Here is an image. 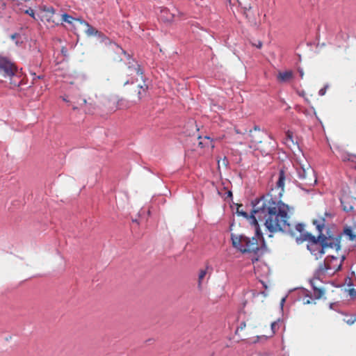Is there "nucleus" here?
Here are the masks:
<instances>
[{
  "label": "nucleus",
  "instance_id": "nucleus-1",
  "mask_svg": "<svg viewBox=\"0 0 356 356\" xmlns=\"http://www.w3.org/2000/svg\"><path fill=\"white\" fill-rule=\"evenodd\" d=\"M252 210L250 222L259 227L258 221L262 222L271 232H282L295 236V231L289 222V207L277 197L267 193L259 199L252 201Z\"/></svg>",
  "mask_w": 356,
  "mask_h": 356
},
{
  "label": "nucleus",
  "instance_id": "nucleus-2",
  "mask_svg": "<svg viewBox=\"0 0 356 356\" xmlns=\"http://www.w3.org/2000/svg\"><path fill=\"white\" fill-rule=\"evenodd\" d=\"M255 229V234L252 237L245 234H232L231 239L232 245L243 253L252 252L256 257L252 258V261H257L258 256L263 253L262 248L265 247L264 238L259 227L253 225Z\"/></svg>",
  "mask_w": 356,
  "mask_h": 356
},
{
  "label": "nucleus",
  "instance_id": "nucleus-3",
  "mask_svg": "<svg viewBox=\"0 0 356 356\" xmlns=\"http://www.w3.org/2000/svg\"><path fill=\"white\" fill-rule=\"evenodd\" d=\"M344 259V256L339 260L337 257L328 255L325 258L323 262L319 264L318 268L314 272L313 279L310 280L315 298L319 299L324 294V291L317 287V281L321 280L326 274L333 275L340 270Z\"/></svg>",
  "mask_w": 356,
  "mask_h": 356
},
{
  "label": "nucleus",
  "instance_id": "nucleus-4",
  "mask_svg": "<svg viewBox=\"0 0 356 356\" xmlns=\"http://www.w3.org/2000/svg\"><path fill=\"white\" fill-rule=\"evenodd\" d=\"M305 225L302 222H298L295 226V231L300 233L298 236L295 232V238L297 244H301L305 241L307 242V249L314 257L315 259L318 260L325 254V246L323 245L320 234L317 236L312 235L311 233L305 231Z\"/></svg>",
  "mask_w": 356,
  "mask_h": 356
},
{
  "label": "nucleus",
  "instance_id": "nucleus-5",
  "mask_svg": "<svg viewBox=\"0 0 356 356\" xmlns=\"http://www.w3.org/2000/svg\"><path fill=\"white\" fill-rule=\"evenodd\" d=\"M296 172L298 179L301 181L297 183V186L302 190L309 191L310 188L307 187H311L316 183V178L312 169H305L302 166L299 165L296 167Z\"/></svg>",
  "mask_w": 356,
  "mask_h": 356
},
{
  "label": "nucleus",
  "instance_id": "nucleus-6",
  "mask_svg": "<svg viewBox=\"0 0 356 356\" xmlns=\"http://www.w3.org/2000/svg\"><path fill=\"white\" fill-rule=\"evenodd\" d=\"M320 237L321 238L323 245L325 246L326 250L332 249L338 252L341 250L342 234L327 229L325 234H321Z\"/></svg>",
  "mask_w": 356,
  "mask_h": 356
},
{
  "label": "nucleus",
  "instance_id": "nucleus-7",
  "mask_svg": "<svg viewBox=\"0 0 356 356\" xmlns=\"http://www.w3.org/2000/svg\"><path fill=\"white\" fill-rule=\"evenodd\" d=\"M16 71L14 63L8 58L0 55V74L4 78H10L15 74Z\"/></svg>",
  "mask_w": 356,
  "mask_h": 356
},
{
  "label": "nucleus",
  "instance_id": "nucleus-8",
  "mask_svg": "<svg viewBox=\"0 0 356 356\" xmlns=\"http://www.w3.org/2000/svg\"><path fill=\"white\" fill-rule=\"evenodd\" d=\"M122 54L125 56L127 60L126 65L127 66L128 70H129V75H132L134 73H136L138 75H140L141 79L143 80V74L144 71L141 68L138 63L126 51L125 54Z\"/></svg>",
  "mask_w": 356,
  "mask_h": 356
},
{
  "label": "nucleus",
  "instance_id": "nucleus-9",
  "mask_svg": "<svg viewBox=\"0 0 356 356\" xmlns=\"http://www.w3.org/2000/svg\"><path fill=\"white\" fill-rule=\"evenodd\" d=\"M97 37L100 39L102 42H104L106 45H110L113 50H114L117 54H125V51L117 44L115 42H112L108 38H107L104 34L99 32V34Z\"/></svg>",
  "mask_w": 356,
  "mask_h": 356
},
{
  "label": "nucleus",
  "instance_id": "nucleus-10",
  "mask_svg": "<svg viewBox=\"0 0 356 356\" xmlns=\"http://www.w3.org/2000/svg\"><path fill=\"white\" fill-rule=\"evenodd\" d=\"M266 134L261 131L259 127L255 126L253 130H250L249 136L250 138V142L256 145L261 143V139Z\"/></svg>",
  "mask_w": 356,
  "mask_h": 356
},
{
  "label": "nucleus",
  "instance_id": "nucleus-11",
  "mask_svg": "<svg viewBox=\"0 0 356 356\" xmlns=\"http://www.w3.org/2000/svg\"><path fill=\"white\" fill-rule=\"evenodd\" d=\"M286 175L284 170H280L278 174V179L276 182L277 189L279 190L278 196L280 198L284 191V181Z\"/></svg>",
  "mask_w": 356,
  "mask_h": 356
},
{
  "label": "nucleus",
  "instance_id": "nucleus-12",
  "mask_svg": "<svg viewBox=\"0 0 356 356\" xmlns=\"http://www.w3.org/2000/svg\"><path fill=\"white\" fill-rule=\"evenodd\" d=\"M42 10L45 13L44 17L49 23H52L55 25H58V23L56 22L53 19L55 13V9L52 6H44L42 8Z\"/></svg>",
  "mask_w": 356,
  "mask_h": 356
},
{
  "label": "nucleus",
  "instance_id": "nucleus-13",
  "mask_svg": "<svg viewBox=\"0 0 356 356\" xmlns=\"http://www.w3.org/2000/svg\"><path fill=\"white\" fill-rule=\"evenodd\" d=\"M339 233L342 234V236L346 235L351 241H356V227L345 226L343 232Z\"/></svg>",
  "mask_w": 356,
  "mask_h": 356
},
{
  "label": "nucleus",
  "instance_id": "nucleus-14",
  "mask_svg": "<svg viewBox=\"0 0 356 356\" xmlns=\"http://www.w3.org/2000/svg\"><path fill=\"white\" fill-rule=\"evenodd\" d=\"M293 77V72L291 71H285L279 72L277 74V80L280 82H287Z\"/></svg>",
  "mask_w": 356,
  "mask_h": 356
},
{
  "label": "nucleus",
  "instance_id": "nucleus-15",
  "mask_svg": "<svg viewBox=\"0 0 356 356\" xmlns=\"http://www.w3.org/2000/svg\"><path fill=\"white\" fill-rule=\"evenodd\" d=\"M313 225H315L316 229L318 232V234H324L323 230L325 227V219L324 218H321L320 219L314 220L312 222Z\"/></svg>",
  "mask_w": 356,
  "mask_h": 356
},
{
  "label": "nucleus",
  "instance_id": "nucleus-16",
  "mask_svg": "<svg viewBox=\"0 0 356 356\" xmlns=\"http://www.w3.org/2000/svg\"><path fill=\"white\" fill-rule=\"evenodd\" d=\"M198 139L200 140L198 145L201 148L205 147L207 146H211V148H213V145L212 144V139L209 136H204V138L201 136H198Z\"/></svg>",
  "mask_w": 356,
  "mask_h": 356
},
{
  "label": "nucleus",
  "instance_id": "nucleus-17",
  "mask_svg": "<svg viewBox=\"0 0 356 356\" xmlns=\"http://www.w3.org/2000/svg\"><path fill=\"white\" fill-rule=\"evenodd\" d=\"M80 22L81 24H84L87 26V30L86 31V34L88 36H92L95 35L97 36L99 34V31H97L95 28L90 25L88 22H85L84 20H80Z\"/></svg>",
  "mask_w": 356,
  "mask_h": 356
},
{
  "label": "nucleus",
  "instance_id": "nucleus-18",
  "mask_svg": "<svg viewBox=\"0 0 356 356\" xmlns=\"http://www.w3.org/2000/svg\"><path fill=\"white\" fill-rule=\"evenodd\" d=\"M340 158L343 161H350L356 163V155L348 152H342L340 153Z\"/></svg>",
  "mask_w": 356,
  "mask_h": 356
},
{
  "label": "nucleus",
  "instance_id": "nucleus-19",
  "mask_svg": "<svg viewBox=\"0 0 356 356\" xmlns=\"http://www.w3.org/2000/svg\"><path fill=\"white\" fill-rule=\"evenodd\" d=\"M242 9L243 14L247 19L251 20L254 18V13L252 11V7L250 6V4L242 7Z\"/></svg>",
  "mask_w": 356,
  "mask_h": 356
},
{
  "label": "nucleus",
  "instance_id": "nucleus-20",
  "mask_svg": "<svg viewBox=\"0 0 356 356\" xmlns=\"http://www.w3.org/2000/svg\"><path fill=\"white\" fill-rule=\"evenodd\" d=\"M138 87L139 88L138 96L140 99L146 95L147 91L148 90V86L146 83H144L143 85H138Z\"/></svg>",
  "mask_w": 356,
  "mask_h": 356
},
{
  "label": "nucleus",
  "instance_id": "nucleus-21",
  "mask_svg": "<svg viewBox=\"0 0 356 356\" xmlns=\"http://www.w3.org/2000/svg\"><path fill=\"white\" fill-rule=\"evenodd\" d=\"M62 19L63 22H65L70 24H72L74 20L79 21V22H80V20H81V19H79V18H74L72 16H71L67 13H64L62 15Z\"/></svg>",
  "mask_w": 356,
  "mask_h": 356
},
{
  "label": "nucleus",
  "instance_id": "nucleus-22",
  "mask_svg": "<svg viewBox=\"0 0 356 356\" xmlns=\"http://www.w3.org/2000/svg\"><path fill=\"white\" fill-rule=\"evenodd\" d=\"M209 268V266H207L205 269L200 270L199 275H198V288H201L202 282L204 277L206 276L207 273V269Z\"/></svg>",
  "mask_w": 356,
  "mask_h": 356
},
{
  "label": "nucleus",
  "instance_id": "nucleus-23",
  "mask_svg": "<svg viewBox=\"0 0 356 356\" xmlns=\"http://www.w3.org/2000/svg\"><path fill=\"white\" fill-rule=\"evenodd\" d=\"M242 205H239L238 206L237 209H236V213L239 216H241L243 217H244L245 218H247V219H249L250 220V215H248V213L246 212V211H244L242 209Z\"/></svg>",
  "mask_w": 356,
  "mask_h": 356
},
{
  "label": "nucleus",
  "instance_id": "nucleus-24",
  "mask_svg": "<svg viewBox=\"0 0 356 356\" xmlns=\"http://www.w3.org/2000/svg\"><path fill=\"white\" fill-rule=\"evenodd\" d=\"M279 324H280V321H274L271 323V330H272L273 334H275L276 332L277 331V330L279 328Z\"/></svg>",
  "mask_w": 356,
  "mask_h": 356
},
{
  "label": "nucleus",
  "instance_id": "nucleus-25",
  "mask_svg": "<svg viewBox=\"0 0 356 356\" xmlns=\"http://www.w3.org/2000/svg\"><path fill=\"white\" fill-rule=\"evenodd\" d=\"M24 13L29 15L33 19H36L35 11L31 8H29L28 9L25 10Z\"/></svg>",
  "mask_w": 356,
  "mask_h": 356
},
{
  "label": "nucleus",
  "instance_id": "nucleus-26",
  "mask_svg": "<svg viewBox=\"0 0 356 356\" xmlns=\"http://www.w3.org/2000/svg\"><path fill=\"white\" fill-rule=\"evenodd\" d=\"M345 321L348 325H353L356 321V318L349 317L347 319H345Z\"/></svg>",
  "mask_w": 356,
  "mask_h": 356
},
{
  "label": "nucleus",
  "instance_id": "nucleus-27",
  "mask_svg": "<svg viewBox=\"0 0 356 356\" xmlns=\"http://www.w3.org/2000/svg\"><path fill=\"white\" fill-rule=\"evenodd\" d=\"M124 101L122 99L118 101V108L122 109L127 106V105H124Z\"/></svg>",
  "mask_w": 356,
  "mask_h": 356
},
{
  "label": "nucleus",
  "instance_id": "nucleus-28",
  "mask_svg": "<svg viewBox=\"0 0 356 356\" xmlns=\"http://www.w3.org/2000/svg\"><path fill=\"white\" fill-rule=\"evenodd\" d=\"M327 86H325L324 88H321V90H319L318 91V95L320 96H323L325 94L326 92V90H327Z\"/></svg>",
  "mask_w": 356,
  "mask_h": 356
},
{
  "label": "nucleus",
  "instance_id": "nucleus-29",
  "mask_svg": "<svg viewBox=\"0 0 356 356\" xmlns=\"http://www.w3.org/2000/svg\"><path fill=\"white\" fill-rule=\"evenodd\" d=\"M76 104L79 106H82L86 104V99L84 98H80L79 100L76 102Z\"/></svg>",
  "mask_w": 356,
  "mask_h": 356
},
{
  "label": "nucleus",
  "instance_id": "nucleus-30",
  "mask_svg": "<svg viewBox=\"0 0 356 356\" xmlns=\"http://www.w3.org/2000/svg\"><path fill=\"white\" fill-rule=\"evenodd\" d=\"M286 136L288 139H289L290 140H291L293 142V133L291 131H287L286 133Z\"/></svg>",
  "mask_w": 356,
  "mask_h": 356
},
{
  "label": "nucleus",
  "instance_id": "nucleus-31",
  "mask_svg": "<svg viewBox=\"0 0 356 356\" xmlns=\"http://www.w3.org/2000/svg\"><path fill=\"white\" fill-rule=\"evenodd\" d=\"M298 73L300 74V76L301 79L303 78V76H304V72H303V70L302 68H298Z\"/></svg>",
  "mask_w": 356,
  "mask_h": 356
},
{
  "label": "nucleus",
  "instance_id": "nucleus-32",
  "mask_svg": "<svg viewBox=\"0 0 356 356\" xmlns=\"http://www.w3.org/2000/svg\"><path fill=\"white\" fill-rule=\"evenodd\" d=\"M311 300H312V298H308L307 300L304 299L303 300V303L304 305H308V304H310L312 302H311Z\"/></svg>",
  "mask_w": 356,
  "mask_h": 356
},
{
  "label": "nucleus",
  "instance_id": "nucleus-33",
  "mask_svg": "<svg viewBox=\"0 0 356 356\" xmlns=\"http://www.w3.org/2000/svg\"><path fill=\"white\" fill-rule=\"evenodd\" d=\"M245 327V323L243 322L241 323L240 326L237 328V330L238 331L239 329L240 330H243Z\"/></svg>",
  "mask_w": 356,
  "mask_h": 356
},
{
  "label": "nucleus",
  "instance_id": "nucleus-34",
  "mask_svg": "<svg viewBox=\"0 0 356 356\" xmlns=\"http://www.w3.org/2000/svg\"><path fill=\"white\" fill-rule=\"evenodd\" d=\"M19 35L18 33H14V34L11 35L10 38H11V39H12V40H15L17 37H19Z\"/></svg>",
  "mask_w": 356,
  "mask_h": 356
},
{
  "label": "nucleus",
  "instance_id": "nucleus-35",
  "mask_svg": "<svg viewBox=\"0 0 356 356\" xmlns=\"http://www.w3.org/2000/svg\"><path fill=\"white\" fill-rule=\"evenodd\" d=\"M285 300H286V298H283L281 300V302H280V305H281V307H282L283 305H284V303L285 302Z\"/></svg>",
  "mask_w": 356,
  "mask_h": 356
},
{
  "label": "nucleus",
  "instance_id": "nucleus-36",
  "mask_svg": "<svg viewBox=\"0 0 356 356\" xmlns=\"http://www.w3.org/2000/svg\"><path fill=\"white\" fill-rule=\"evenodd\" d=\"M70 105L72 106L73 109L75 110V109H77L78 108V106L74 104H70Z\"/></svg>",
  "mask_w": 356,
  "mask_h": 356
},
{
  "label": "nucleus",
  "instance_id": "nucleus-37",
  "mask_svg": "<svg viewBox=\"0 0 356 356\" xmlns=\"http://www.w3.org/2000/svg\"><path fill=\"white\" fill-rule=\"evenodd\" d=\"M223 163H226V164L227 163V158H226V157H224V159H223Z\"/></svg>",
  "mask_w": 356,
  "mask_h": 356
},
{
  "label": "nucleus",
  "instance_id": "nucleus-38",
  "mask_svg": "<svg viewBox=\"0 0 356 356\" xmlns=\"http://www.w3.org/2000/svg\"><path fill=\"white\" fill-rule=\"evenodd\" d=\"M261 45H262L261 42H259V44H257V47L258 48H261Z\"/></svg>",
  "mask_w": 356,
  "mask_h": 356
},
{
  "label": "nucleus",
  "instance_id": "nucleus-39",
  "mask_svg": "<svg viewBox=\"0 0 356 356\" xmlns=\"http://www.w3.org/2000/svg\"><path fill=\"white\" fill-rule=\"evenodd\" d=\"M63 101H65V102H70V101H69V100H67L65 97H63Z\"/></svg>",
  "mask_w": 356,
  "mask_h": 356
},
{
  "label": "nucleus",
  "instance_id": "nucleus-40",
  "mask_svg": "<svg viewBox=\"0 0 356 356\" xmlns=\"http://www.w3.org/2000/svg\"><path fill=\"white\" fill-rule=\"evenodd\" d=\"M228 196H232V192H231V191H229V192H228Z\"/></svg>",
  "mask_w": 356,
  "mask_h": 356
},
{
  "label": "nucleus",
  "instance_id": "nucleus-41",
  "mask_svg": "<svg viewBox=\"0 0 356 356\" xmlns=\"http://www.w3.org/2000/svg\"><path fill=\"white\" fill-rule=\"evenodd\" d=\"M263 286L266 289L267 288V286L264 284V282H261Z\"/></svg>",
  "mask_w": 356,
  "mask_h": 356
},
{
  "label": "nucleus",
  "instance_id": "nucleus-42",
  "mask_svg": "<svg viewBox=\"0 0 356 356\" xmlns=\"http://www.w3.org/2000/svg\"><path fill=\"white\" fill-rule=\"evenodd\" d=\"M129 83V81H127L125 83H124V86L127 85Z\"/></svg>",
  "mask_w": 356,
  "mask_h": 356
},
{
  "label": "nucleus",
  "instance_id": "nucleus-43",
  "mask_svg": "<svg viewBox=\"0 0 356 356\" xmlns=\"http://www.w3.org/2000/svg\"><path fill=\"white\" fill-rule=\"evenodd\" d=\"M328 215H329V214H328L327 212H325V216H328Z\"/></svg>",
  "mask_w": 356,
  "mask_h": 356
},
{
  "label": "nucleus",
  "instance_id": "nucleus-44",
  "mask_svg": "<svg viewBox=\"0 0 356 356\" xmlns=\"http://www.w3.org/2000/svg\"><path fill=\"white\" fill-rule=\"evenodd\" d=\"M37 78L38 79H41V76H38Z\"/></svg>",
  "mask_w": 356,
  "mask_h": 356
},
{
  "label": "nucleus",
  "instance_id": "nucleus-45",
  "mask_svg": "<svg viewBox=\"0 0 356 356\" xmlns=\"http://www.w3.org/2000/svg\"><path fill=\"white\" fill-rule=\"evenodd\" d=\"M229 1H230L231 0H228Z\"/></svg>",
  "mask_w": 356,
  "mask_h": 356
}]
</instances>
